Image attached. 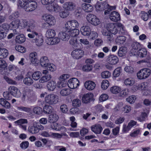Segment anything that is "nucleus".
I'll list each match as a JSON object with an SVG mask.
<instances>
[{
  "label": "nucleus",
  "instance_id": "obj_1",
  "mask_svg": "<svg viewBox=\"0 0 151 151\" xmlns=\"http://www.w3.org/2000/svg\"><path fill=\"white\" fill-rule=\"evenodd\" d=\"M28 36L30 38H34L33 42H35L37 46H40L42 44L43 40L42 36L39 35L36 32L32 31V32L28 34Z\"/></svg>",
  "mask_w": 151,
  "mask_h": 151
},
{
  "label": "nucleus",
  "instance_id": "obj_2",
  "mask_svg": "<svg viewBox=\"0 0 151 151\" xmlns=\"http://www.w3.org/2000/svg\"><path fill=\"white\" fill-rule=\"evenodd\" d=\"M48 5L46 7V9L49 12L52 13L58 12L60 10V7L55 3H53L55 0H47Z\"/></svg>",
  "mask_w": 151,
  "mask_h": 151
},
{
  "label": "nucleus",
  "instance_id": "obj_3",
  "mask_svg": "<svg viewBox=\"0 0 151 151\" xmlns=\"http://www.w3.org/2000/svg\"><path fill=\"white\" fill-rule=\"evenodd\" d=\"M44 129V127L42 125L35 122L32 125L29 126L28 131L32 134H35L38 133L40 130H43Z\"/></svg>",
  "mask_w": 151,
  "mask_h": 151
},
{
  "label": "nucleus",
  "instance_id": "obj_4",
  "mask_svg": "<svg viewBox=\"0 0 151 151\" xmlns=\"http://www.w3.org/2000/svg\"><path fill=\"white\" fill-rule=\"evenodd\" d=\"M58 96L54 94H50L47 95L45 97V102L49 105L56 104L58 101Z\"/></svg>",
  "mask_w": 151,
  "mask_h": 151
},
{
  "label": "nucleus",
  "instance_id": "obj_5",
  "mask_svg": "<svg viewBox=\"0 0 151 151\" xmlns=\"http://www.w3.org/2000/svg\"><path fill=\"white\" fill-rule=\"evenodd\" d=\"M151 70L149 68H144L140 70L137 74V77L140 79L147 78L150 75Z\"/></svg>",
  "mask_w": 151,
  "mask_h": 151
},
{
  "label": "nucleus",
  "instance_id": "obj_6",
  "mask_svg": "<svg viewBox=\"0 0 151 151\" xmlns=\"http://www.w3.org/2000/svg\"><path fill=\"white\" fill-rule=\"evenodd\" d=\"M79 26L78 22L76 20H72L68 21L65 24V30L75 29Z\"/></svg>",
  "mask_w": 151,
  "mask_h": 151
},
{
  "label": "nucleus",
  "instance_id": "obj_7",
  "mask_svg": "<svg viewBox=\"0 0 151 151\" xmlns=\"http://www.w3.org/2000/svg\"><path fill=\"white\" fill-rule=\"evenodd\" d=\"M86 19L88 22L93 25L96 26L100 23L99 19L94 14H88Z\"/></svg>",
  "mask_w": 151,
  "mask_h": 151
},
{
  "label": "nucleus",
  "instance_id": "obj_8",
  "mask_svg": "<svg viewBox=\"0 0 151 151\" xmlns=\"http://www.w3.org/2000/svg\"><path fill=\"white\" fill-rule=\"evenodd\" d=\"M37 6V3L31 0H29L24 10L27 12H31L35 10Z\"/></svg>",
  "mask_w": 151,
  "mask_h": 151
},
{
  "label": "nucleus",
  "instance_id": "obj_9",
  "mask_svg": "<svg viewBox=\"0 0 151 151\" xmlns=\"http://www.w3.org/2000/svg\"><path fill=\"white\" fill-rule=\"evenodd\" d=\"M76 3L71 1L66 2L63 5V8L68 11H73L76 9Z\"/></svg>",
  "mask_w": 151,
  "mask_h": 151
},
{
  "label": "nucleus",
  "instance_id": "obj_10",
  "mask_svg": "<svg viewBox=\"0 0 151 151\" xmlns=\"http://www.w3.org/2000/svg\"><path fill=\"white\" fill-rule=\"evenodd\" d=\"M42 74L45 75L42 76L39 80V82L40 83H44L47 82L50 80L52 78L51 75L49 73L48 70H43L42 72Z\"/></svg>",
  "mask_w": 151,
  "mask_h": 151
},
{
  "label": "nucleus",
  "instance_id": "obj_11",
  "mask_svg": "<svg viewBox=\"0 0 151 151\" xmlns=\"http://www.w3.org/2000/svg\"><path fill=\"white\" fill-rule=\"evenodd\" d=\"M84 54V52L80 49H76L73 50L71 55L75 59H78L82 58Z\"/></svg>",
  "mask_w": 151,
  "mask_h": 151
},
{
  "label": "nucleus",
  "instance_id": "obj_12",
  "mask_svg": "<svg viewBox=\"0 0 151 151\" xmlns=\"http://www.w3.org/2000/svg\"><path fill=\"white\" fill-rule=\"evenodd\" d=\"M44 20L50 26L54 25L56 22L55 18L51 15L45 14L43 16Z\"/></svg>",
  "mask_w": 151,
  "mask_h": 151
},
{
  "label": "nucleus",
  "instance_id": "obj_13",
  "mask_svg": "<svg viewBox=\"0 0 151 151\" xmlns=\"http://www.w3.org/2000/svg\"><path fill=\"white\" fill-rule=\"evenodd\" d=\"M79 82L78 80L75 78L70 79L68 83V87L71 89H74L79 86Z\"/></svg>",
  "mask_w": 151,
  "mask_h": 151
},
{
  "label": "nucleus",
  "instance_id": "obj_14",
  "mask_svg": "<svg viewBox=\"0 0 151 151\" xmlns=\"http://www.w3.org/2000/svg\"><path fill=\"white\" fill-rule=\"evenodd\" d=\"M9 91L11 94L14 96L19 98L21 96V92L19 90L14 86H10L8 88Z\"/></svg>",
  "mask_w": 151,
  "mask_h": 151
},
{
  "label": "nucleus",
  "instance_id": "obj_15",
  "mask_svg": "<svg viewBox=\"0 0 151 151\" xmlns=\"http://www.w3.org/2000/svg\"><path fill=\"white\" fill-rule=\"evenodd\" d=\"M65 30V31L60 32L58 34V37L59 39L64 41H68L70 39L69 32L67 30Z\"/></svg>",
  "mask_w": 151,
  "mask_h": 151
},
{
  "label": "nucleus",
  "instance_id": "obj_16",
  "mask_svg": "<svg viewBox=\"0 0 151 151\" xmlns=\"http://www.w3.org/2000/svg\"><path fill=\"white\" fill-rule=\"evenodd\" d=\"M28 26L29 27L27 31L30 33L32 31L35 32V30L36 29V23L35 21L33 20H30L28 22Z\"/></svg>",
  "mask_w": 151,
  "mask_h": 151
},
{
  "label": "nucleus",
  "instance_id": "obj_17",
  "mask_svg": "<svg viewBox=\"0 0 151 151\" xmlns=\"http://www.w3.org/2000/svg\"><path fill=\"white\" fill-rule=\"evenodd\" d=\"M93 96V94L92 93H88L84 94L82 97L83 103L85 104L90 103L92 100Z\"/></svg>",
  "mask_w": 151,
  "mask_h": 151
},
{
  "label": "nucleus",
  "instance_id": "obj_18",
  "mask_svg": "<svg viewBox=\"0 0 151 151\" xmlns=\"http://www.w3.org/2000/svg\"><path fill=\"white\" fill-rule=\"evenodd\" d=\"M106 28L110 31L112 34L115 35L118 32L116 24L113 23H108L106 25Z\"/></svg>",
  "mask_w": 151,
  "mask_h": 151
},
{
  "label": "nucleus",
  "instance_id": "obj_19",
  "mask_svg": "<svg viewBox=\"0 0 151 151\" xmlns=\"http://www.w3.org/2000/svg\"><path fill=\"white\" fill-rule=\"evenodd\" d=\"M102 35L106 37L107 40L109 42L112 41L114 39L112 35L106 28L103 29L102 31Z\"/></svg>",
  "mask_w": 151,
  "mask_h": 151
},
{
  "label": "nucleus",
  "instance_id": "obj_20",
  "mask_svg": "<svg viewBox=\"0 0 151 151\" xmlns=\"http://www.w3.org/2000/svg\"><path fill=\"white\" fill-rule=\"evenodd\" d=\"M109 18L111 21L116 22L119 21L120 19V16L117 12L113 11L109 15Z\"/></svg>",
  "mask_w": 151,
  "mask_h": 151
},
{
  "label": "nucleus",
  "instance_id": "obj_21",
  "mask_svg": "<svg viewBox=\"0 0 151 151\" xmlns=\"http://www.w3.org/2000/svg\"><path fill=\"white\" fill-rule=\"evenodd\" d=\"M109 6L107 2L104 1L101 3H97L95 7L97 10L101 11L106 9L109 7Z\"/></svg>",
  "mask_w": 151,
  "mask_h": 151
},
{
  "label": "nucleus",
  "instance_id": "obj_22",
  "mask_svg": "<svg viewBox=\"0 0 151 151\" xmlns=\"http://www.w3.org/2000/svg\"><path fill=\"white\" fill-rule=\"evenodd\" d=\"M108 62L111 65H115L119 61V58L116 55H110L107 59Z\"/></svg>",
  "mask_w": 151,
  "mask_h": 151
},
{
  "label": "nucleus",
  "instance_id": "obj_23",
  "mask_svg": "<svg viewBox=\"0 0 151 151\" xmlns=\"http://www.w3.org/2000/svg\"><path fill=\"white\" fill-rule=\"evenodd\" d=\"M15 123H17L19 125V127L24 130L27 129V126L24 124H25L27 123V119H22L18 120L14 122Z\"/></svg>",
  "mask_w": 151,
  "mask_h": 151
},
{
  "label": "nucleus",
  "instance_id": "obj_24",
  "mask_svg": "<svg viewBox=\"0 0 151 151\" xmlns=\"http://www.w3.org/2000/svg\"><path fill=\"white\" fill-rule=\"evenodd\" d=\"M80 32L83 35L88 36L91 32L90 28L88 26H83L81 28Z\"/></svg>",
  "mask_w": 151,
  "mask_h": 151
},
{
  "label": "nucleus",
  "instance_id": "obj_25",
  "mask_svg": "<svg viewBox=\"0 0 151 151\" xmlns=\"http://www.w3.org/2000/svg\"><path fill=\"white\" fill-rule=\"evenodd\" d=\"M60 40L58 37H55L48 39L46 40V42L48 45H52L58 43L60 42Z\"/></svg>",
  "mask_w": 151,
  "mask_h": 151
},
{
  "label": "nucleus",
  "instance_id": "obj_26",
  "mask_svg": "<svg viewBox=\"0 0 151 151\" xmlns=\"http://www.w3.org/2000/svg\"><path fill=\"white\" fill-rule=\"evenodd\" d=\"M91 129L92 131L95 134H99L101 133L103 129L101 126L99 124L92 126Z\"/></svg>",
  "mask_w": 151,
  "mask_h": 151
},
{
  "label": "nucleus",
  "instance_id": "obj_27",
  "mask_svg": "<svg viewBox=\"0 0 151 151\" xmlns=\"http://www.w3.org/2000/svg\"><path fill=\"white\" fill-rule=\"evenodd\" d=\"M85 87L88 90H92L95 87L96 84L93 81H88L85 82L84 83Z\"/></svg>",
  "mask_w": 151,
  "mask_h": 151
},
{
  "label": "nucleus",
  "instance_id": "obj_28",
  "mask_svg": "<svg viewBox=\"0 0 151 151\" xmlns=\"http://www.w3.org/2000/svg\"><path fill=\"white\" fill-rule=\"evenodd\" d=\"M56 86V82L53 81H50L48 82L46 87L48 90L52 91L55 88Z\"/></svg>",
  "mask_w": 151,
  "mask_h": 151
},
{
  "label": "nucleus",
  "instance_id": "obj_29",
  "mask_svg": "<svg viewBox=\"0 0 151 151\" xmlns=\"http://www.w3.org/2000/svg\"><path fill=\"white\" fill-rule=\"evenodd\" d=\"M49 63V60L47 56H43L40 59V65L42 67H47Z\"/></svg>",
  "mask_w": 151,
  "mask_h": 151
},
{
  "label": "nucleus",
  "instance_id": "obj_30",
  "mask_svg": "<svg viewBox=\"0 0 151 151\" xmlns=\"http://www.w3.org/2000/svg\"><path fill=\"white\" fill-rule=\"evenodd\" d=\"M0 104L5 108L9 109L11 108L10 103L4 98L0 99Z\"/></svg>",
  "mask_w": 151,
  "mask_h": 151
},
{
  "label": "nucleus",
  "instance_id": "obj_31",
  "mask_svg": "<svg viewBox=\"0 0 151 151\" xmlns=\"http://www.w3.org/2000/svg\"><path fill=\"white\" fill-rule=\"evenodd\" d=\"M10 26L9 24L4 23L0 25V31L6 35L9 30Z\"/></svg>",
  "mask_w": 151,
  "mask_h": 151
},
{
  "label": "nucleus",
  "instance_id": "obj_32",
  "mask_svg": "<svg viewBox=\"0 0 151 151\" xmlns=\"http://www.w3.org/2000/svg\"><path fill=\"white\" fill-rule=\"evenodd\" d=\"M21 24V22L19 19H17L12 22L9 25L12 29H17L19 27Z\"/></svg>",
  "mask_w": 151,
  "mask_h": 151
},
{
  "label": "nucleus",
  "instance_id": "obj_33",
  "mask_svg": "<svg viewBox=\"0 0 151 151\" xmlns=\"http://www.w3.org/2000/svg\"><path fill=\"white\" fill-rule=\"evenodd\" d=\"M58 115L53 114L49 115L48 121L49 123H54L58 120Z\"/></svg>",
  "mask_w": 151,
  "mask_h": 151
},
{
  "label": "nucleus",
  "instance_id": "obj_34",
  "mask_svg": "<svg viewBox=\"0 0 151 151\" xmlns=\"http://www.w3.org/2000/svg\"><path fill=\"white\" fill-rule=\"evenodd\" d=\"M127 48L124 46H122L119 48L118 52V55L120 57H122L125 55L127 52Z\"/></svg>",
  "mask_w": 151,
  "mask_h": 151
},
{
  "label": "nucleus",
  "instance_id": "obj_35",
  "mask_svg": "<svg viewBox=\"0 0 151 151\" xmlns=\"http://www.w3.org/2000/svg\"><path fill=\"white\" fill-rule=\"evenodd\" d=\"M82 7L87 12H91L93 10V6L89 4L84 3L82 5Z\"/></svg>",
  "mask_w": 151,
  "mask_h": 151
},
{
  "label": "nucleus",
  "instance_id": "obj_36",
  "mask_svg": "<svg viewBox=\"0 0 151 151\" xmlns=\"http://www.w3.org/2000/svg\"><path fill=\"white\" fill-rule=\"evenodd\" d=\"M37 54L36 52H32L29 55V59L32 63H35L37 61Z\"/></svg>",
  "mask_w": 151,
  "mask_h": 151
},
{
  "label": "nucleus",
  "instance_id": "obj_37",
  "mask_svg": "<svg viewBox=\"0 0 151 151\" xmlns=\"http://www.w3.org/2000/svg\"><path fill=\"white\" fill-rule=\"evenodd\" d=\"M147 54L146 50L144 48L139 49L137 52V55L138 57L143 58L145 57Z\"/></svg>",
  "mask_w": 151,
  "mask_h": 151
},
{
  "label": "nucleus",
  "instance_id": "obj_38",
  "mask_svg": "<svg viewBox=\"0 0 151 151\" xmlns=\"http://www.w3.org/2000/svg\"><path fill=\"white\" fill-rule=\"evenodd\" d=\"M69 32V35L70 38V37H76L78 35L79 33V31L77 29H75L67 30Z\"/></svg>",
  "mask_w": 151,
  "mask_h": 151
},
{
  "label": "nucleus",
  "instance_id": "obj_39",
  "mask_svg": "<svg viewBox=\"0 0 151 151\" xmlns=\"http://www.w3.org/2000/svg\"><path fill=\"white\" fill-rule=\"evenodd\" d=\"M141 45L137 42H134L131 45L133 52H135L139 49H141Z\"/></svg>",
  "mask_w": 151,
  "mask_h": 151
},
{
  "label": "nucleus",
  "instance_id": "obj_40",
  "mask_svg": "<svg viewBox=\"0 0 151 151\" xmlns=\"http://www.w3.org/2000/svg\"><path fill=\"white\" fill-rule=\"evenodd\" d=\"M55 31L53 29H49L47 30L46 32V36L48 39L53 37L55 35Z\"/></svg>",
  "mask_w": 151,
  "mask_h": 151
},
{
  "label": "nucleus",
  "instance_id": "obj_41",
  "mask_svg": "<svg viewBox=\"0 0 151 151\" xmlns=\"http://www.w3.org/2000/svg\"><path fill=\"white\" fill-rule=\"evenodd\" d=\"M135 83L134 80L131 78H126L124 80V83L125 85L127 86H132Z\"/></svg>",
  "mask_w": 151,
  "mask_h": 151
},
{
  "label": "nucleus",
  "instance_id": "obj_42",
  "mask_svg": "<svg viewBox=\"0 0 151 151\" xmlns=\"http://www.w3.org/2000/svg\"><path fill=\"white\" fill-rule=\"evenodd\" d=\"M43 111L47 114H51L53 110V108L49 105H45L43 107Z\"/></svg>",
  "mask_w": 151,
  "mask_h": 151
},
{
  "label": "nucleus",
  "instance_id": "obj_43",
  "mask_svg": "<svg viewBox=\"0 0 151 151\" xmlns=\"http://www.w3.org/2000/svg\"><path fill=\"white\" fill-rule=\"evenodd\" d=\"M23 82L26 85L30 86L33 83V80L31 77L27 76L24 79Z\"/></svg>",
  "mask_w": 151,
  "mask_h": 151
},
{
  "label": "nucleus",
  "instance_id": "obj_44",
  "mask_svg": "<svg viewBox=\"0 0 151 151\" xmlns=\"http://www.w3.org/2000/svg\"><path fill=\"white\" fill-rule=\"evenodd\" d=\"M16 41L19 43H22L25 40V38L24 35L21 34L17 36L15 39Z\"/></svg>",
  "mask_w": 151,
  "mask_h": 151
},
{
  "label": "nucleus",
  "instance_id": "obj_45",
  "mask_svg": "<svg viewBox=\"0 0 151 151\" xmlns=\"http://www.w3.org/2000/svg\"><path fill=\"white\" fill-rule=\"evenodd\" d=\"M17 109L20 111H22L27 113H31L32 112V109L29 107H26L21 106H18L17 107Z\"/></svg>",
  "mask_w": 151,
  "mask_h": 151
},
{
  "label": "nucleus",
  "instance_id": "obj_46",
  "mask_svg": "<svg viewBox=\"0 0 151 151\" xmlns=\"http://www.w3.org/2000/svg\"><path fill=\"white\" fill-rule=\"evenodd\" d=\"M31 96V93L29 92V89H26L24 90L23 92V94L22 97V100L24 101L27 97L28 99L30 98Z\"/></svg>",
  "mask_w": 151,
  "mask_h": 151
},
{
  "label": "nucleus",
  "instance_id": "obj_47",
  "mask_svg": "<svg viewBox=\"0 0 151 151\" xmlns=\"http://www.w3.org/2000/svg\"><path fill=\"white\" fill-rule=\"evenodd\" d=\"M8 54V50L6 49H0V58H4L7 57Z\"/></svg>",
  "mask_w": 151,
  "mask_h": 151
},
{
  "label": "nucleus",
  "instance_id": "obj_48",
  "mask_svg": "<svg viewBox=\"0 0 151 151\" xmlns=\"http://www.w3.org/2000/svg\"><path fill=\"white\" fill-rule=\"evenodd\" d=\"M78 38L77 37H72L70 40V44L73 48L78 47V43L77 42Z\"/></svg>",
  "mask_w": 151,
  "mask_h": 151
},
{
  "label": "nucleus",
  "instance_id": "obj_49",
  "mask_svg": "<svg viewBox=\"0 0 151 151\" xmlns=\"http://www.w3.org/2000/svg\"><path fill=\"white\" fill-rule=\"evenodd\" d=\"M126 40V37L121 36L118 37L115 40V41L118 44H122L124 43Z\"/></svg>",
  "mask_w": 151,
  "mask_h": 151
},
{
  "label": "nucleus",
  "instance_id": "obj_50",
  "mask_svg": "<svg viewBox=\"0 0 151 151\" xmlns=\"http://www.w3.org/2000/svg\"><path fill=\"white\" fill-rule=\"evenodd\" d=\"M28 1L29 0H19L17 5L18 6H20L24 9Z\"/></svg>",
  "mask_w": 151,
  "mask_h": 151
},
{
  "label": "nucleus",
  "instance_id": "obj_51",
  "mask_svg": "<svg viewBox=\"0 0 151 151\" xmlns=\"http://www.w3.org/2000/svg\"><path fill=\"white\" fill-rule=\"evenodd\" d=\"M122 69L121 67H119L116 68L113 72V76L115 77H118L122 72Z\"/></svg>",
  "mask_w": 151,
  "mask_h": 151
},
{
  "label": "nucleus",
  "instance_id": "obj_52",
  "mask_svg": "<svg viewBox=\"0 0 151 151\" xmlns=\"http://www.w3.org/2000/svg\"><path fill=\"white\" fill-rule=\"evenodd\" d=\"M81 104V101L78 99H74L72 101V105L75 107H80Z\"/></svg>",
  "mask_w": 151,
  "mask_h": 151
},
{
  "label": "nucleus",
  "instance_id": "obj_53",
  "mask_svg": "<svg viewBox=\"0 0 151 151\" xmlns=\"http://www.w3.org/2000/svg\"><path fill=\"white\" fill-rule=\"evenodd\" d=\"M120 91V88L116 86H113L110 88L111 92L114 94H117L119 93Z\"/></svg>",
  "mask_w": 151,
  "mask_h": 151
},
{
  "label": "nucleus",
  "instance_id": "obj_54",
  "mask_svg": "<svg viewBox=\"0 0 151 151\" xmlns=\"http://www.w3.org/2000/svg\"><path fill=\"white\" fill-rule=\"evenodd\" d=\"M60 93L62 96H67L70 93V90L69 88H63L61 90Z\"/></svg>",
  "mask_w": 151,
  "mask_h": 151
},
{
  "label": "nucleus",
  "instance_id": "obj_55",
  "mask_svg": "<svg viewBox=\"0 0 151 151\" xmlns=\"http://www.w3.org/2000/svg\"><path fill=\"white\" fill-rule=\"evenodd\" d=\"M41 75V73L39 71L35 72L32 75V78L34 80L37 81L38 80Z\"/></svg>",
  "mask_w": 151,
  "mask_h": 151
},
{
  "label": "nucleus",
  "instance_id": "obj_56",
  "mask_svg": "<svg viewBox=\"0 0 151 151\" xmlns=\"http://www.w3.org/2000/svg\"><path fill=\"white\" fill-rule=\"evenodd\" d=\"M33 111L34 113L39 115L42 114V109L38 106L34 107L33 109Z\"/></svg>",
  "mask_w": 151,
  "mask_h": 151
},
{
  "label": "nucleus",
  "instance_id": "obj_57",
  "mask_svg": "<svg viewBox=\"0 0 151 151\" xmlns=\"http://www.w3.org/2000/svg\"><path fill=\"white\" fill-rule=\"evenodd\" d=\"M140 16L142 19L145 21H147L148 19V14L145 12H142Z\"/></svg>",
  "mask_w": 151,
  "mask_h": 151
},
{
  "label": "nucleus",
  "instance_id": "obj_58",
  "mask_svg": "<svg viewBox=\"0 0 151 151\" xmlns=\"http://www.w3.org/2000/svg\"><path fill=\"white\" fill-rule=\"evenodd\" d=\"M109 86V82L106 80H104L102 81L101 87L103 89H106Z\"/></svg>",
  "mask_w": 151,
  "mask_h": 151
},
{
  "label": "nucleus",
  "instance_id": "obj_59",
  "mask_svg": "<svg viewBox=\"0 0 151 151\" xmlns=\"http://www.w3.org/2000/svg\"><path fill=\"white\" fill-rule=\"evenodd\" d=\"M47 67L48 70L52 72L55 71L56 69V66L53 64L50 63L47 65Z\"/></svg>",
  "mask_w": 151,
  "mask_h": 151
},
{
  "label": "nucleus",
  "instance_id": "obj_60",
  "mask_svg": "<svg viewBox=\"0 0 151 151\" xmlns=\"http://www.w3.org/2000/svg\"><path fill=\"white\" fill-rule=\"evenodd\" d=\"M125 71L129 73H132L134 72V69L132 66H127L124 68Z\"/></svg>",
  "mask_w": 151,
  "mask_h": 151
},
{
  "label": "nucleus",
  "instance_id": "obj_61",
  "mask_svg": "<svg viewBox=\"0 0 151 151\" xmlns=\"http://www.w3.org/2000/svg\"><path fill=\"white\" fill-rule=\"evenodd\" d=\"M69 14V12L67 10L62 11L60 13V15L61 17L65 18L68 16Z\"/></svg>",
  "mask_w": 151,
  "mask_h": 151
},
{
  "label": "nucleus",
  "instance_id": "obj_62",
  "mask_svg": "<svg viewBox=\"0 0 151 151\" xmlns=\"http://www.w3.org/2000/svg\"><path fill=\"white\" fill-rule=\"evenodd\" d=\"M136 99V96L134 95L130 96L126 99L127 101L130 104L134 103Z\"/></svg>",
  "mask_w": 151,
  "mask_h": 151
},
{
  "label": "nucleus",
  "instance_id": "obj_63",
  "mask_svg": "<svg viewBox=\"0 0 151 151\" xmlns=\"http://www.w3.org/2000/svg\"><path fill=\"white\" fill-rule=\"evenodd\" d=\"M92 66L91 65L87 64L83 66V70L84 71L89 72L92 70Z\"/></svg>",
  "mask_w": 151,
  "mask_h": 151
},
{
  "label": "nucleus",
  "instance_id": "obj_64",
  "mask_svg": "<svg viewBox=\"0 0 151 151\" xmlns=\"http://www.w3.org/2000/svg\"><path fill=\"white\" fill-rule=\"evenodd\" d=\"M4 97L6 100H10L12 98V95L8 91H6L4 92L3 93Z\"/></svg>",
  "mask_w": 151,
  "mask_h": 151
}]
</instances>
